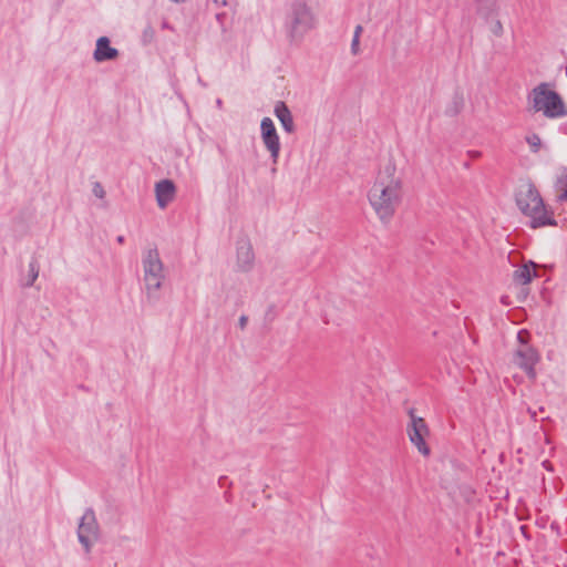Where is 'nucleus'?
<instances>
[{"label": "nucleus", "instance_id": "f257e3e1", "mask_svg": "<svg viewBox=\"0 0 567 567\" xmlns=\"http://www.w3.org/2000/svg\"><path fill=\"white\" fill-rule=\"evenodd\" d=\"M403 179L393 163H386L378 173L368 199L382 223H389L403 200Z\"/></svg>", "mask_w": 567, "mask_h": 567}, {"label": "nucleus", "instance_id": "f03ea898", "mask_svg": "<svg viewBox=\"0 0 567 567\" xmlns=\"http://www.w3.org/2000/svg\"><path fill=\"white\" fill-rule=\"evenodd\" d=\"M141 265L145 301L147 305L154 306L161 299V290L166 280V269L158 249L145 248L142 252Z\"/></svg>", "mask_w": 567, "mask_h": 567}, {"label": "nucleus", "instance_id": "7ed1b4c3", "mask_svg": "<svg viewBox=\"0 0 567 567\" xmlns=\"http://www.w3.org/2000/svg\"><path fill=\"white\" fill-rule=\"evenodd\" d=\"M516 204L519 210L530 219L532 228L556 225L551 213L546 209L542 196L532 183L526 182L519 185L516 192Z\"/></svg>", "mask_w": 567, "mask_h": 567}, {"label": "nucleus", "instance_id": "20e7f679", "mask_svg": "<svg viewBox=\"0 0 567 567\" xmlns=\"http://www.w3.org/2000/svg\"><path fill=\"white\" fill-rule=\"evenodd\" d=\"M528 104L535 113L555 120L567 116V106L561 96L547 82L536 85L527 96Z\"/></svg>", "mask_w": 567, "mask_h": 567}, {"label": "nucleus", "instance_id": "39448f33", "mask_svg": "<svg viewBox=\"0 0 567 567\" xmlns=\"http://www.w3.org/2000/svg\"><path fill=\"white\" fill-rule=\"evenodd\" d=\"M316 16L306 1L295 0L289 4L285 29L291 41L300 42L309 31L316 28Z\"/></svg>", "mask_w": 567, "mask_h": 567}, {"label": "nucleus", "instance_id": "423d86ee", "mask_svg": "<svg viewBox=\"0 0 567 567\" xmlns=\"http://www.w3.org/2000/svg\"><path fill=\"white\" fill-rule=\"evenodd\" d=\"M99 537V525L95 513L92 508H87L81 517L78 538L86 553H90L92 545Z\"/></svg>", "mask_w": 567, "mask_h": 567}, {"label": "nucleus", "instance_id": "0eeeda50", "mask_svg": "<svg viewBox=\"0 0 567 567\" xmlns=\"http://www.w3.org/2000/svg\"><path fill=\"white\" fill-rule=\"evenodd\" d=\"M410 423L408 424L406 431L411 443L417 449V451L427 456L430 449L425 442L430 431L424 419L416 416L413 411H410Z\"/></svg>", "mask_w": 567, "mask_h": 567}, {"label": "nucleus", "instance_id": "6e6552de", "mask_svg": "<svg viewBox=\"0 0 567 567\" xmlns=\"http://www.w3.org/2000/svg\"><path fill=\"white\" fill-rule=\"evenodd\" d=\"M523 336L524 331H519L517 334L520 344L514 353L513 362L523 369L529 378L534 379L536 377L534 365L538 361V354L523 340Z\"/></svg>", "mask_w": 567, "mask_h": 567}, {"label": "nucleus", "instance_id": "1a4fd4ad", "mask_svg": "<svg viewBox=\"0 0 567 567\" xmlns=\"http://www.w3.org/2000/svg\"><path fill=\"white\" fill-rule=\"evenodd\" d=\"M261 140L270 153V157L274 164L278 162L280 153V140L275 127V124L270 117H264L260 123Z\"/></svg>", "mask_w": 567, "mask_h": 567}, {"label": "nucleus", "instance_id": "9d476101", "mask_svg": "<svg viewBox=\"0 0 567 567\" xmlns=\"http://www.w3.org/2000/svg\"><path fill=\"white\" fill-rule=\"evenodd\" d=\"M255 262V254L252 246L248 239L237 241V266L239 270L247 272L252 269Z\"/></svg>", "mask_w": 567, "mask_h": 567}, {"label": "nucleus", "instance_id": "9b49d317", "mask_svg": "<svg viewBox=\"0 0 567 567\" xmlns=\"http://www.w3.org/2000/svg\"><path fill=\"white\" fill-rule=\"evenodd\" d=\"M176 187L171 179H163L155 185L156 202L164 209L174 199Z\"/></svg>", "mask_w": 567, "mask_h": 567}, {"label": "nucleus", "instance_id": "f8f14e48", "mask_svg": "<svg viewBox=\"0 0 567 567\" xmlns=\"http://www.w3.org/2000/svg\"><path fill=\"white\" fill-rule=\"evenodd\" d=\"M118 56V51L110 45L107 37H101L96 41V47L93 58L96 62H104L115 60Z\"/></svg>", "mask_w": 567, "mask_h": 567}, {"label": "nucleus", "instance_id": "ddd939ff", "mask_svg": "<svg viewBox=\"0 0 567 567\" xmlns=\"http://www.w3.org/2000/svg\"><path fill=\"white\" fill-rule=\"evenodd\" d=\"M274 112L276 117L280 121L284 130L287 133H292L295 131V124L291 112L287 105L279 101L276 103Z\"/></svg>", "mask_w": 567, "mask_h": 567}, {"label": "nucleus", "instance_id": "4468645a", "mask_svg": "<svg viewBox=\"0 0 567 567\" xmlns=\"http://www.w3.org/2000/svg\"><path fill=\"white\" fill-rule=\"evenodd\" d=\"M537 276L534 262L525 264L514 271V280L520 285H527Z\"/></svg>", "mask_w": 567, "mask_h": 567}, {"label": "nucleus", "instance_id": "2eb2a0df", "mask_svg": "<svg viewBox=\"0 0 567 567\" xmlns=\"http://www.w3.org/2000/svg\"><path fill=\"white\" fill-rule=\"evenodd\" d=\"M556 189L558 192V199L565 200L567 198V168L561 167L556 175Z\"/></svg>", "mask_w": 567, "mask_h": 567}, {"label": "nucleus", "instance_id": "dca6fc26", "mask_svg": "<svg viewBox=\"0 0 567 567\" xmlns=\"http://www.w3.org/2000/svg\"><path fill=\"white\" fill-rule=\"evenodd\" d=\"M39 277V265L35 260L30 261L29 264V275H28V281L25 282V286L30 287L34 284V281Z\"/></svg>", "mask_w": 567, "mask_h": 567}, {"label": "nucleus", "instance_id": "f3484780", "mask_svg": "<svg viewBox=\"0 0 567 567\" xmlns=\"http://www.w3.org/2000/svg\"><path fill=\"white\" fill-rule=\"evenodd\" d=\"M526 142L533 153H537L542 146V140L537 134H530L526 136Z\"/></svg>", "mask_w": 567, "mask_h": 567}, {"label": "nucleus", "instance_id": "a211bd4d", "mask_svg": "<svg viewBox=\"0 0 567 567\" xmlns=\"http://www.w3.org/2000/svg\"><path fill=\"white\" fill-rule=\"evenodd\" d=\"M92 193L95 197L103 199L106 195L103 185L100 182H94L92 185Z\"/></svg>", "mask_w": 567, "mask_h": 567}, {"label": "nucleus", "instance_id": "6ab92c4d", "mask_svg": "<svg viewBox=\"0 0 567 567\" xmlns=\"http://www.w3.org/2000/svg\"><path fill=\"white\" fill-rule=\"evenodd\" d=\"M351 53L358 55L360 53V38L353 37L351 42Z\"/></svg>", "mask_w": 567, "mask_h": 567}, {"label": "nucleus", "instance_id": "aec40b11", "mask_svg": "<svg viewBox=\"0 0 567 567\" xmlns=\"http://www.w3.org/2000/svg\"><path fill=\"white\" fill-rule=\"evenodd\" d=\"M462 107V100L461 99H456L454 101V109L453 110H447L446 113L450 114V115H455L460 112V109Z\"/></svg>", "mask_w": 567, "mask_h": 567}, {"label": "nucleus", "instance_id": "412c9836", "mask_svg": "<svg viewBox=\"0 0 567 567\" xmlns=\"http://www.w3.org/2000/svg\"><path fill=\"white\" fill-rule=\"evenodd\" d=\"M493 32L496 34V35H501L502 32H503V27L499 21H496L494 28H493Z\"/></svg>", "mask_w": 567, "mask_h": 567}, {"label": "nucleus", "instance_id": "4be33fe9", "mask_svg": "<svg viewBox=\"0 0 567 567\" xmlns=\"http://www.w3.org/2000/svg\"><path fill=\"white\" fill-rule=\"evenodd\" d=\"M247 322H248V318H247L246 316H244V315H243V316L239 318V321H238L239 328H240V329H245V328H246V326H247Z\"/></svg>", "mask_w": 567, "mask_h": 567}, {"label": "nucleus", "instance_id": "5701e85b", "mask_svg": "<svg viewBox=\"0 0 567 567\" xmlns=\"http://www.w3.org/2000/svg\"><path fill=\"white\" fill-rule=\"evenodd\" d=\"M363 31V28L362 25H357L355 29H354V33H353V37H357V38H360L361 37V33Z\"/></svg>", "mask_w": 567, "mask_h": 567}, {"label": "nucleus", "instance_id": "b1692460", "mask_svg": "<svg viewBox=\"0 0 567 567\" xmlns=\"http://www.w3.org/2000/svg\"><path fill=\"white\" fill-rule=\"evenodd\" d=\"M116 241H117L120 245L124 244V241H125L124 236H122V235L117 236Z\"/></svg>", "mask_w": 567, "mask_h": 567}, {"label": "nucleus", "instance_id": "393cba45", "mask_svg": "<svg viewBox=\"0 0 567 567\" xmlns=\"http://www.w3.org/2000/svg\"><path fill=\"white\" fill-rule=\"evenodd\" d=\"M216 104L220 107L221 106V100H217Z\"/></svg>", "mask_w": 567, "mask_h": 567}, {"label": "nucleus", "instance_id": "a878e982", "mask_svg": "<svg viewBox=\"0 0 567 567\" xmlns=\"http://www.w3.org/2000/svg\"><path fill=\"white\" fill-rule=\"evenodd\" d=\"M472 154H473V156H478L480 155L478 152H473Z\"/></svg>", "mask_w": 567, "mask_h": 567}, {"label": "nucleus", "instance_id": "bb28decb", "mask_svg": "<svg viewBox=\"0 0 567 567\" xmlns=\"http://www.w3.org/2000/svg\"><path fill=\"white\" fill-rule=\"evenodd\" d=\"M564 202H567V198H565V200H564Z\"/></svg>", "mask_w": 567, "mask_h": 567}]
</instances>
